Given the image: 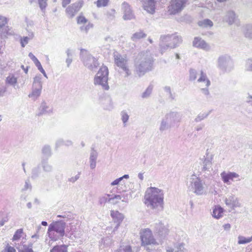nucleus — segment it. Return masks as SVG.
<instances>
[{
	"label": "nucleus",
	"instance_id": "1",
	"mask_svg": "<svg viewBox=\"0 0 252 252\" xmlns=\"http://www.w3.org/2000/svg\"><path fill=\"white\" fill-rule=\"evenodd\" d=\"M144 202L152 209L159 207L162 209L164 204L163 191L157 188H148L144 196Z\"/></svg>",
	"mask_w": 252,
	"mask_h": 252
},
{
	"label": "nucleus",
	"instance_id": "2",
	"mask_svg": "<svg viewBox=\"0 0 252 252\" xmlns=\"http://www.w3.org/2000/svg\"><path fill=\"white\" fill-rule=\"evenodd\" d=\"M64 228L65 224L62 221H55L50 224L48 229L50 240L54 242L61 239L64 235Z\"/></svg>",
	"mask_w": 252,
	"mask_h": 252
},
{
	"label": "nucleus",
	"instance_id": "3",
	"mask_svg": "<svg viewBox=\"0 0 252 252\" xmlns=\"http://www.w3.org/2000/svg\"><path fill=\"white\" fill-rule=\"evenodd\" d=\"M108 73L107 67L102 66L94 78V84L102 85L105 89L107 90L109 88L107 85Z\"/></svg>",
	"mask_w": 252,
	"mask_h": 252
},
{
	"label": "nucleus",
	"instance_id": "4",
	"mask_svg": "<svg viewBox=\"0 0 252 252\" xmlns=\"http://www.w3.org/2000/svg\"><path fill=\"white\" fill-rule=\"evenodd\" d=\"M140 233L142 245H158V243L154 238L152 231L150 229H142Z\"/></svg>",
	"mask_w": 252,
	"mask_h": 252
},
{
	"label": "nucleus",
	"instance_id": "5",
	"mask_svg": "<svg viewBox=\"0 0 252 252\" xmlns=\"http://www.w3.org/2000/svg\"><path fill=\"white\" fill-rule=\"evenodd\" d=\"M197 81L199 83L198 88L203 92L205 94H208V88L210 85L211 83L206 74L203 71H201L200 77L198 79Z\"/></svg>",
	"mask_w": 252,
	"mask_h": 252
},
{
	"label": "nucleus",
	"instance_id": "6",
	"mask_svg": "<svg viewBox=\"0 0 252 252\" xmlns=\"http://www.w3.org/2000/svg\"><path fill=\"white\" fill-rule=\"evenodd\" d=\"M187 0H173L168 7V12L170 14H175L180 11L185 6Z\"/></svg>",
	"mask_w": 252,
	"mask_h": 252
},
{
	"label": "nucleus",
	"instance_id": "7",
	"mask_svg": "<svg viewBox=\"0 0 252 252\" xmlns=\"http://www.w3.org/2000/svg\"><path fill=\"white\" fill-rule=\"evenodd\" d=\"M114 63L117 66L125 72L127 76L129 74V70L127 65V60L126 59L124 58L121 55H115L114 56Z\"/></svg>",
	"mask_w": 252,
	"mask_h": 252
},
{
	"label": "nucleus",
	"instance_id": "8",
	"mask_svg": "<svg viewBox=\"0 0 252 252\" xmlns=\"http://www.w3.org/2000/svg\"><path fill=\"white\" fill-rule=\"evenodd\" d=\"M83 1L80 0L66 8L65 12L69 18H72L75 16L76 12L83 6Z\"/></svg>",
	"mask_w": 252,
	"mask_h": 252
},
{
	"label": "nucleus",
	"instance_id": "9",
	"mask_svg": "<svg viewBox=\"0 0 252 252\" xmlns=\"http://www.w3.org/2000/svg\"><path fill=\"white\" fill-rule=\"evenodd\" d=\"M192 45L194 47L204 50H208L209 49L208 44L201 38L198 37H196L194 38Z\"/></svg>",
	"mask_w": 252,
	"mask_h": 252
},
{
	"label": "nucleus",
	"instance_id": "10",
	"mask_svg": "<svg viewBox=\"0 0 252 252\" xmlns=\"http://www.w3.org/2000/svg\"><path fill=\"white\" fill-rule=\"evenodd\" d=\"M221 177L224 183L230 184V182L233 181L235 178L239 177V175L235 172H223L220 174Z\"/></svg>",
	"mask_w": 252,
	"mask_h": 252
},
{
	"label": "nucleus",
	"instance_id": "11",
	"mask_svg": "<svg viewBox=\"0 0 252 252\" xmlns=\"http://www.w3.org/2000/svg\"><path fill=\"white\" fill-rule=\"evenodd\" d=\"M144 9L148 12L153 13L155 9V1L154 0H146L144 4Z\"/></svg>",
	"mask_w": 252,
	"mask_h": 252
},
{
	"label": "nucleus",
	"instance_id": "12",
	"mask_svg": "<svg viewBox=\"0 0 252 252\" xmlns=\"http://www.w3.org/2000/svg\"><path fill=\"white\" fill-rule=\"evenodd\" d=\"M34 85L37 86L36 87H35L32 91V93L29 94V96L33 98V99L36 98L40 95L42 89V86L40 83H37Z\"/></svg>",
	"mask_w": 252,
	"mask_h": 252
},
{
	"label": "nucleus",
	"instance_id": "13",
	"mask_svg": "<svg viewBox=\"0 0 252 252\" xmlns=\"http://www.w3.org/2000/svg\"><path fill=\"white\" fill-rule=\"evenodd\" d=\"M111 216L114 221L120 223L124 219L123 215L120 213L118 211H111Z\"/></svg>",
	"mask_w": 252,
	"mask_h": 252
},
{
	"label": "nucleus",
	"instance_id": "14",
	"mask_svg": "<svg viewBox=\"0 0 252 252\" xmlns=\"http://www.w3.org/2000/svg\"><path fill=\"white\" fill-rule=\"evenodd\" d=\"M223 209L220 206H216L213 211V216L216 218L219 219L222 216Z\"/></svg>",
	"mask_w": 252,
	"mask_h": 252
},
{
	"label": "nucleus",
	"instance_id": "15",
	"mask_svg": "<svg viewBox=\"0 0 252 252\" xmlns=\"http://www.w3.org/2000/svg\"><path fill=\"white\" fill-rule=\"evenodd\" d=\"M195 192L197 194H200L203 190V187L201 180L197 178V180L194 183Z\"/></svg>",
	"mask_w": 252,
	"mask_h": 252
},
{
	"label": "nucleus",
	"instance_id": "16",
	"mask_svg": "<svg viewBox=\"0 0 252 252\" xmlns=\"http://www.w3.org/2000/svg\"><path fill=\"white\" fill-rule=\"evenodd\" d=\"M225 203L227 205L232 206V207L238 206V202L236 198L233 196H230L225 199Z\"/></svg>",
	"mask_w": 252,
	"mask_h": 252
},
{
	"label": "nucleus",
	"instance_id": "17",
	"mask_svg": "<svg viewBox=\"0 0 252 252\" xmlns=\"http://www.w3.org/2000/svg\"><path fill=\"white\" fill-rule=\"evenodd\" d=\"M50 252H67V246L65 245L55 246L50 250Z\"/></svg>",
	"mask_w": 252,
	"mask_h": 252
},
{
	"label": "nucleus",
	"instance_id": "18",
	"mask_svg": "<svg viewBox=\"0 0 252 252\" xmlns=\"http://www.w3.org/2000/svg\"><path fill=\"white\" fill-rule=\"evenodd\" d=\"M32 244L29 245H23L20 249H19L18 252H34L32 249Z\"/></svg>",
	"mask_w": 252,
	"mask_h": 252
},
{
	"label": "nucleus",
	"instance_id": "19",
	"mask_svg": "<svg viewBox=\"0 0 252 252\" xmlns=\"http://www.w3.org/2000/svg\"><path fill=\"white\" fill-rule=\"evenodd\" d=\"M145 37H146V34H145L143 32L140 31L134 33L131 36V39L133 41H136Z\"/></svg>",
	"mask_w": 252,
	"mask_h": 252
},
{
	"label": "nucleus",
	"instance_id": "20",
	"mask_svg": "<svg viewBox=\"0 0 252 252\" xmlns=\"http://www.w3.org/2000/svg\"><path fill=\"white\" fill-rule=\"evenodd\" d=\"M23 234L24 232L22 228L17 229L13 235L12 240L14 241L19 240L22 237Z\"/></svg>",
	"mask_w": 252,
	"mask_h": 252
},
{
	"label": "nucleus",
	"instance_id": "21",
	"mask_svg": "<svg viewBox=\"0 0 252 252\" xmlns=\"http://www.w3.org/2000/svg\"><path fill=\"white\" fill-rule=\"evenodd\" d=\"M6 83L11 85H14L17 82V78L13 75H9L6 79Z\"/></svg>",
	"mask_w": 252,
	"mask_h": 252
},
{
	"label": "nucleus",
	"instance_id": "22",
	"mask_svg": "<svg viewBox=\"0 0 252 252\" xmlns=\"http://www.w3.org/2000/svg\"><path fill=\"white\" fill-rule=\"evenodd\" d=\"M109 1L110 0H97L95 2V4L98 8L103 7L107 6L109 4Z\"/></svg>",
	"mask_w": 252,
	"mask_h": 252
},
{
	"label": "nucleus",
	"instance_id": "23",
	"mask_svg": "<svg viewBox=\"0 0 252 252\" xmlns=\"http://www.w3.org/2000/svg\"><path fill=\"white\" fill-rule=\"evenodd\" d=\"M213 25V22L209 19H205L199 22V25L202 27H212Z\"/></svg>",
	"mask_w": 252,
	"mask_h": 252
},
{
	"label": "nucleus",
	"instance_id": "24",
	"mask_svg": "<svg viewBox=\"0 0 252 252\" xmlns=\"http://www.w3.org/2000/svg\"><path fill=\"white\" fill-rule=\"evenodd\" d=\"M252 241V237L251 238H245L243 237H239L238 243L239 244H243L250 242Z\"/></svg>",
	"mask_w": 252,
	"mask_h": 252
},
{
	"label": "nucleus",
	"instance_id": "25",
	"mask_svg": "<svg viewBox=\"0 0 252 252\" xmlns=\"http://www.w3.org/2000/svg\"><path fill=\"white\" fill-rule=\"evenodd\" d=\"M1 252H16V250L14 247L10 246L9 244H7Z\"/></svg>",
	"mask_w": 252,
	"mask_h": 252
},
{
	"label": "nucleus",
	"instance_id": "26",
	"mask_svg": "<svg viewBox=\"0 0 252 252\" xmlns=\"http://www.w3.org/2000/svg\"><path fill=\"white\" fill-rule=\"evenodd\" d=\"M77 24L80 25H85L88 22V20L82 15L78 16L77 18Z\"/></svg>",
	"mask_w": 252,
	"mask_h": 252
},
{
	"label": "nucleus",
	"instance_id": "27",
	"mask_svg": "<svg viewBox=\"0 0 252 252\" xmlns=\"http://www.w3.org/2000/svg\"><path fill=\"white\" fill-rule=\"evenodd\" d=\"M47 0H38L39 7L41 10H44L47 6Z\"/></svg>",
	"mask_w": 252,
	"mask_h": 252
},
{
	"label": "nucleus",
	"instance_id": "28",
	"mask_svg": "<svg viewBox=\"0 0 252 252\" xmlns=\"http://www.w3.org/2000/svg\"><path fill=\"white\" fill-rule=\"evenodd\" d=\"M36 67L38 68V69L40 70V71L46 77V74L45 73V71H44V69L43 68L40 62L38 61L37 62L34 63Z\"/></svg>",
	"mask_w": 252,
	"mask_h": 252
},
{
	"label": "nucleus",
	"instance_id": "29",
	"mask_svg": "<svg viewBox=\"0 0 252 252\" xmlns=\"http://www.w3.org/2000/svg\"><path fill=\"white\" fill-rule=\"evenodd\" d=\"M36 67L38 68V69L40 70V71L46 77V74L45 73V71H44V69L43 68L40 62L38 61L37 62L34 63Z\"/></svg>",
	"mask_w": 252,
	"mask_h": 252
},
{
	"label": "nucleus",
	"instance_id": "30",
	"mask_svg": "<svg viewBox=\"0 0 252 252\" xmlns=\"http://www.w3.org/2000/svg\"><path fill=\"white\" fill-rule=\"evenodd\" d=\"M36 67L38 68V69L40 70V71L46 77V74L45 73V71H44V69L43 68L40 62L38 61L37 62L34 63Z\"/></svg>",
	"mask_w": 252,
	"mask_h": 252
},
{
	"label": "nucleus",
	"instance_id": "31",
	"mask_svg": "<svg viewBox=\"0 0 252 252\" xmlns=\"http://www.w3.org/2000/svg\"><path fill=\"white\" fill-rule=\"evenodd\" d=\"M116 13V11L115 9H111L109 11L107 12L106 14V16L108 18H113L115 17V14Z\"/></svg>",
	"mask_w": 252,
	"mask_h": 252
},
{
	"label": "nucleus",
	"instance_id": "32",
	"mask_svg": "<svg viewBox=\"0 0 252 252\" xmlns=\"http://www.w3.org/2000/svg\"><path fill=\"white\" fill-rule=\"evenodd\" d=\"M189 78L191 80H194L196 79V73L195 71L191 70L189 72Z\"/></svg>",
	"mask_w": 252,
	"mask_h": 252
},
{
	"label": "nucleus",
	"instance_id": "33",
	"mask_svg": "<svg viewBox=\"0 0 252 252\" xmlns=\"http://www.w3.org/2000/svg\"><path fill=\"white\" fill-rule=\"evenodd\" d=\"M29 37H24L21 39V44L22 47H25V46L28 43Z\"/></svg>",
	"mask_w": 252,
	"mask_h": 252
},
{
	"label": "nucleus",
	"instance_id": "34",
	"mask_svg": "<svg viewBox=\"0 0 252 252\" xmlns=\"http://www.w3.org/2000/svg\"><path fill=\"white\" fill-rule=\"evenodd\" d=\"M133 17V15L131 12H129L128 13H126L124 15V19L125 20L131 19Z\"/></svg>",
	"mask_w": 252,
	"mask_h": 252
},
{
	"label": "nucleus",
	"instance_id": "35",
	"mask_svg": "<svg viewBox=\"0 0 252 252\" xmlns=\"http://www.w3.org/2000/svg\"><path fill=\"white\" fill-rule=\"evenodd\" d=\"M71 0H62V6L63 7L67 6L71 2Z\"/></svg>",
	"mask_w": 252,
	"mask_h": 252
},
{
	"label": "nucleus",
	"instance_id": "36",
	"mask_svg": "<svg viewBox=\"0 0 252 252\" xmlns=\"http://www.w3.org/2000/svg\"><path fill=\"white\" fill-rule=\"evenodd\" d=\"M6 23V20L5 18L0 17V27L4 26Z\"/></svg>",
	"mask_w": 252,
	"mask_h": 252
},
{
	"label": "nucleus",
	"instance_id": "37",
	"mask_svg": "<svg viewBox=\"0 0 252 252\" xmlns=\"http://www.w3.org/2000/svg\"><path fill=\"white\" fill-rule=\"evenodd\" d=\"M29 56L32 60V61L34 62V63L37 62L38 61V59L32 53H29Z\"/></svg>",
	"mask_w": 252,
	"mask_h": 252
},
{
	"label": "nucleus",
	"instance_id": "38",
	"mask_svg": "<svg viewBox=\"0 0 252 252\" xmlns=\"http://www.w3.org/2000/svg\"><path fill=\"white\" fill-rule=\"evenodd\" d=\"M122 179H123V177H121V178L116 179L115 180H114L113 182H112L111 183V185L114 186V185H118L119 183V182L122 180Z\"/></svg>",
	"mask_w": 252,
	"mask_h": 252
},
{
	"label": "nucleus",
	"instance_id": "39",
	"mask_svg": "<svg viewBox=\"0 0 252 252\" xmlns=\"http://www.w3.org/2000/svg\"><path fill=\"white\" fill-rule=\"evenodd\" d=\"M128 119V116L126 114H124L122 116V120L124 123H126Z\"/></svg>",
	"mask_w": 252,
	"mask_h": 252
},
{
	"label": "nucleus",
	"instance_id": "40",
	"mask_svg": "<svg viewBox=\"0 0 252 252\" xmlns=\"http://www.w3.org/2000/svg\"><path fill=\"white\" fill-rule=\"evenodd\" d=\"M114 199H117L119 200H120L121 199V196L120 195H116L114 197L110 198L109 201L113 200Z\"/></svg>",
	"mask_w": 252,
	"mask_h": 252
},
{
	"label": "nucleus",
	"instance_id": "41",
	"mask_svg": "<svg viewBox=\"0 0 252 252\" xmlns=\"http://www.w3.org/2000/svg\"><path fill=\"white\" fill-rule=\"evenodd\" d=\"M223 226L224 229L226 230H229L231 227V225L229 223L225 224Z\"/></svg>",
	"mask_w": 252,
	"mask_h": 252
},
{
	"label": "nucleus",
	"instance_id": "42",
	"mask_svg": "<svg viewBox=\"0 0 252 252\" xmlns=\"http://www.w3.org/2000/svg\"><path fill=\"white\" fill-rule=\"evenodd\" d=\"M125 252H132L131 248L130 246H126L125 249Z\"/></svg>",
	"mask_w": 252,
	"mask_h": 252
},
{
	"label": "nucleus",
	"instance_id": "43",
	"mask_svg": "<svg viewBox=\"0 0 252 252\" xmlns=\"http://www.w3.org/2000/svg\"><path fill=\"white\" fill-rule=\"evenodd\" d=\"M179 251H174V249L172 248H168L167 250V252H178Z\"/></svg>",
	"mask_w": 252,
	"mask_h": 252
},
{
	"label": "nucleus",
	"instance_id": "44",
	"mask_svg": "<svg viewBox=\"0 0 252 252\" xmlns=\"http://www.w3.org/2000/svg\"><path fill=\"white\" fill-rule=\"evenodd\" d=\"M173 39H177L179 42H181V41H182L181 37H179L178 36H174L173 37Z\"/></svg>",
	"mask_w": 252,
	"mask_h": 252
},
{
	"label": "nucleus",
	"instance_id": "45",
	"mask_svg": "<svg viewBox=\"0 0 252 252\" xmlns=\"http://www.w3.org/2000/svg\"><path fill=\"white\" fill-rule=\"evenodd\" d=\"M42 225L44 226H47V222L46 221H43L41 222Z\"/></svg>",
	"mask_w": 252,
	"mask_h": 252
},
{
	"label": "nucleus",
	"instance_id": "46",
	"mask_svg": "<svg viewBox=\"0 0 252 252\" xmlns=\"http://www.w3.org/2000/svg\"><path fill=\"white\" fill-rule=\"evenodd\" d=\"M176 58H177V59H180V56H179V54H176Z\"/></svg>",
	"mask_w": 252,
	"mask_h": 252
},
{
	"label": "nucleus",
	"instance_id": "47",
	"mask_svg": "<svg viewBox=\"0 0 252 252\" xmlns=\"http://www.w3.org/2000/svg\"><path fill=\"white\" fill-rule=\"evenodd\" d=\"M226 0H218V1H220V2H223V1H225Z\"/></svg>",
	"mask_w": 252,
	"mask_h": 252
},
{
	"label": "nucleus",
	"instance_id": "48",
	"mask_svg": "<svg viewBox=\"0 0 252 252\" xmlns=\"http://www.w3.org/2000/svg\"><path fill=\"white\" fill-rule=\"evenodd\" d=\"M83 51H86V50H85V49H81V52H83Z\"/></svg>",
	"mask_w": 252,
	"mask_h": 252
},
{
	"label": "nucleus",
	"instance_id": "49",
	"mask_svg": "<svg viewBox=\"0 0 252 252\" xmlns=\"http://www.w3.org/2000/svg\"><path fill=\"white\" fill-rule=\"evenodd\" d=\"M25 71H26V73H27V72H28V69H25Z\"/></svg>",
	"mask_w": 252,
	"mask_h": 252
},
{
	"label": "nucleus",
	"instance_id": "50",
	"mask_svg": "<svg viewBox=\"0 0 252 252\" xmlns=\"http://www.w3.org/2000/svg\"><path fill=\"white\" fill-rule=\"evenodd\" d=\"M25 71H26V73H27V72H28V69H25Z\"/></svg>",
	"mask_w": 252,
	"mask_h": 252
},
{
	"label": "nucleus",
	"instance_id": "51",
	"mask_svg": "<svg viewBox=\"0 0 252 252\" xmlns=\"http://www.w3.org/2000/svg\"><path fill=\"white\" fill-rule=\"evenodd\" d=\"M127 176V175H124V177H125V178H126Z\"/></svg>",
	"mask_w": 252,
	"mask_h": 252
},
{
	"label": "nucleus",
	"instance_id": "52",
	"mask_svg": "<svg viewBox=\"0 0 252 252\" xmlns=\"http://www.w3.org/2000/svg\"><path fill=\"white\" fill-rule=\"evenodd\" d=\"M127 176V175H124V177H125V178H126Z\"/></svg>",
	"mask_w": 252,
	"mask_h": 252
},
{
	"label": "nucleus",
	"instance_id": "53",
	"mask_svg": "<svg viewBox=\"0 0 252 252\" xmlns=\"http://www.w3.org/2000/svg\"><path fill=\"white\" fill-rule=\"evenodd\" d=\"M35 236V235H33V236H32V238H33V237H34Z\"/></svg>",
	"mask_w": 252,
	"mask_h": 252
},
{
	"label": "nucleus",
	"instance_id": "54",
	"mask_svg": "<svg viewBox=\"0 0 252 252\" xmlns=\"http://www.w3.org/2000/svg\"><path fill=\"white\" fill-rule=\"evenodd\" d=\"M250 98L252 99V95L250 96Z\"/></svg>",
	"mask_w": 252,
	"mask_h": 252
}]
</instances>
